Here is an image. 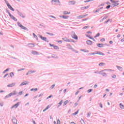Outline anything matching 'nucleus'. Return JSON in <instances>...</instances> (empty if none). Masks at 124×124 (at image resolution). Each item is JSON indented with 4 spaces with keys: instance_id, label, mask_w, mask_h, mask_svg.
<instances>
[{
    "instance_id": "obj_40",
    "label": "nucleus",
    "mask_w": 124,
    "mask_h": 124,
    "mask_svg": "<svg viewBox=\"0 0 124 124\" xmlns=\"http://www.w3.org/2000/svg\"><path fill=\"white\" fill-rule=\"evenodd\" d=\"M89 28H90V27L89 26H85L82 29L83 30H86V29H89Z\"/></svg>"
},
{
    "instance_id": "obj_33",
    "label": "nucleus",
    "mask_w": 124,
    "mask_h": 124,
    "mask_svg": "<svg viewBox=\"0 0 124 124\" xmlns=\"http://www.w3.org/2000/svg\"><path fill=\"white\" fill-rule=\"evenodd\" d=\"M10 76L11 78L14 76V73L13 72H11L10 73Z\"/></svg>"
},
{
    "instance_id": "obj_41",
    "label": "nucleus",
    "mask_w": 124,
    "mask_h": 124,
    "mask_svg": "<svg viewBox=\"0 0 124 124\" xmlns=\"http://www.w3.org/2000/svg\"><path fill=\"white\" fill-rule=\"evenodd\" d=\"M55 86H56V85H55V84L52 85L50 87L51 90H53V89L54 88H55Z\"/></svg>"
},
{
    "instance_id": "obj_35",
    "label": "nucleus",
    "mask_w": 124,
    "mask_h": 124,
    "mask_svg": "<svg viewBox=\"0 0 124 124\" xmlns=\"http://www.w3.org/2000/svg\"><path fill=\"white\" fill-rule=\"evenodd\" d=\"M78 113H79V110H77L76 112L74 113L73 114V115L74 116H76V115H77V114H78Z\"/></svg>"
},
{
    "instance_id": "obj_11",
    "label": "nucleus",
    "mask_w": 124,
    "mask_h": 124,
    "mask_svg": "<svg viewBox=\"0 0 124 124\" xmlns=\"http://www.w3.org/2000/svg\"><path fill=\"white\" fill-rule=\"evenodd\" d=\"M16 85L15 83H12L11 84H8L7 87L8 88H12V87H14Z\"/></svg>"
},
{
    "instance_id": "obj_34",
    "label": "nucleus",
    "mask_w": 124,
    "mask_h": 124,
    "mask_svg": "<svg viewBox=\"0 0 124 124\" xmlns=\"http://www.w3.org/2000/svg\"><path fill=\"white\" fill-rule=\"evenodd\" d=\"M75 3H76V2H75V1H70V4H75Z\"/></svg>"
},
{
    "instance_id": "obj_24",
    "label": "nucleus",
    "mask_w": 124,
    "mask_h": 124,
    "mask_svg": "<svg viewBox=\"0 0 124 124\" xmlns=\"http://www.w3.org/2000/svg\"><path fill=\"white\" fill-rule=\"evenodd\" d=\"M50 107H51L49 105H48L46 108H45L44 110H43V112H45L46 111H47V110H48V109L49 108H50Z\"/></svg>"
},
{
    "instance_id": "obj_25",
    "label": "nucleus",
    "mask_w": 124,
    "mask_h": 124,
    "mask_svg": "<svg viewBox=\"0 0 124 124\" xmlns=\"http://www.w3.org/2000/svg\"><path fill=\"white\" fill-rule=\"evenodd\" d=\"M28 72H29V74L31 75V74H32V73H35V72H36V71L31 70V71H29Z\"/></svg>"
},
{
    "instance_id": "obj_21",
    "label": "nucleus",
    "mask_w": 124,
    "mask_h": 124,
    "mask_svg": "<svg viewBox=\"0 0 124 124\" xmlns=\"http://www.w3.org/2000/svg\"><path fill=\"white\" fill-rule=\"evenodd\" d=\"M103 44H97V47H99V48H102L103 47Z\"/></svg>"
},
{
    "instance_id": "obj_37",
    "label": "nucleus",
    "mask_w": 124,
    "mask_h": 124,
    "mask_svg": "<svg viewBox=\"0 0 124 124\" xmlns=\"http://www.w3.org/2000/svg\"><path fill=\"white\" fill-rule=\"evenodd\" d=\"M11 96H10V93L8 95H7L5 97V98L6 99L7 98H8L9 97H10Z\"/></svg>"
},
{
    "instance_id": "obj_27",
    "label": "nucleus",
    "mask_w": 124,
    "mask_h": 124,
    "mask_svg": "<svg viewBox=\"0 0 124 124\" xmlns=\"http://www.w3.org/2000/svg\"><path fill=\"white\" fill-rule=\"evenodd\" d=\"M89 7H90V5H88V6H87L81 7V9H82V10L83 9H88V8H89Z\"/></svg>"
},
{
    "instance_id": "obj_43",
    "label": "nucleus",
    "mask_w": 124,
    "mask_h": 124,
    "mask_svg": "<svg viewBox=\"0 0 124 124\" xmlns=\"http://www.w3.org/2000/svg\"><path fill=\"white\" fill-rule=\"evenodd\" d=\"M22 70H25V68H21V69H19L17 70V71H22Z\"/></svg>"
},
{
    "instance_id": "obj_57",
    "label": "nucleus",
    "mask_w": 124,
    "mask_h": 124,
    "mask_svg": "<svg viewBox=\"0 0 124 124\" xmlns=\"http://www.w3.org/2000/svg\"><path fill=\"white\" fill-rule=\"evenodd\" d=\"M94 89H95L96 88H97V85L95 84L94 86H93Z\"/></svg>"
},
{
    "instance_id": "obj_26",
    "label": "nucleus",
    "mask_w": 124,
    "mask_h": 124,
    "mask_svg": "<svg viewBox=\"0 0 124 124\" xmlns=\"http://www.w3.org/2000/svg\"><path fill=\"white\" fill-rule=\"evenodd\" d=\"M60 18H63V19H67V18H69V16H60Z\"/></svg>"
},
{
    "instance_id": "obj_64",
    "label": "nucleus",
    "mask_w": 124,
    "mask_h": 124,
    "mask_svg": "<svg viewBox=\"0 0 124 124\" xmlns=\"http://www.w3.org/2000/svg\"><path fill=\"white\" fill-rule=\"evenodd\" d=\"M117 37H121V34H118L117 36Z\"/></svg>"
},
{
    "instance_id": "obj_30",
    "label": "nucleus",
    "mask_w": 124,
    "mask_h": 124,
    "mask_svg": "<svg viewBox=\"0 0 124 124\" xmlns=\"http://www.w3.org/2000/svg\"><path fill=\"white\" fill-rule=\"evenodd\" d=\"M119 106L121 109H124V106L122 103L120 104Z\"/></svg>"
},
{
    "instance_id": "obj_31",
    "label": "nucleus",
    "mask_w": 124,
    "mask_h": 124,
    "mask_svg": "<svg viewBox=\"0 0 124 124\" xmlns=\"http://www.w3.org/2000/svg\"><path fill=\"white\" fill-rule=\"evenodd\" d=\"M99 66H103L104 65H105V63L104 62H101L99 64Z\"/></svg>"
},
{
    "instance_id": "obj_29",
    "label": "nucleus",
    "mask_w": 124,
    "mask_h": 124,
    "mask_svg": "<svg viewBox=\"0 0 124 124\" xmlns=\"http://www.w3.org/2000/svg\"><path fill=\"white\" fill-rule=\"evenodd\" d=\"M68 102H69L68 100L65 101L63 103V106H65V105H66V104H67V103H68Z\"/></svg>"
},
{
    "instance_id": "obj_54",
    "label": "nucleus",
    "mask_w": 124,
    "mask_h": 124,
    "mask_svg": "<svg viewBox=\"0 0 124 124\" xmlns=\"http://www.w3.org/2000/svg\"><path fill=\"white\" fill-rule=\"evenodd\" d=\"M100 41H101L102 42H103V41H105V39L104 38L101 39Z\"/></svg>"
},
{
    "instance_id": "obj_62",
    "label": "nucleus",
    "mask_w": 124,
    "mask_h": 124,
    "mask_svg": "<svg viewBox=\"0 0 124 124\" xmlns=\"http://www.w3.org/2000/svg\"><path fill=\"white\" fill-rule=\"evenodd\" d=\"M0 35H3V33L0 32Z\"/></svg>"
},
{
    "instance_id": "obj_38",
    "label": "nucleus",
    "mask_w": 124,
    "mask_h": 124,
    "mask_svg": "<svg viewBox=\"0 0 124 124\" xmlns=\"http://www.w3.org/2000/svg\"><path fill=\"white\" fill-rule=\"evenodd\" d=\"M92 92H93V89H89L88 91H87V93H92Z\"/></svg>"
},
{
    "instance_id": "obj_47",
    "label": "nucleus",
    "mask_w": 124,
    "mask_h": 124,
    "mask_svg": "<svg viewBox=\"0 0 124 124\" xmlns=\"http://www.w3.org/2000/svg\"><path fill=\"white\" fill-rule=\"evenodd\" d=\"M47 34H49V35H51V36H52L53 35H54V34L52 33H48L46 32Z\"/></svg>"
},
{
    "instance_id": "obj_39",
    "label": "nucleus",
    "mask_w": 124,
    "mask_h": 124,
    "mask_svg": "<svg viewBox=\"0 0 124 124\" xmlns=\"http://www.w3.org/2000/svg\"><path fill=\"white\" fill-rule=\"evenodd\" d=\"M7 71H9V68H7L6 70H5L3 72V73L4 74L5 72H7Z\"/></svg>"
},
{
    "instance_id": "obj_32",
    "label": "nucleus",
    "mask_w": 124,
    "mask_h": 124,
    "mask_svg": "<svg viewBox=\"0 0 124 124\" xmlns=\"http://www.w3.org/2000/svg\"><path fill=\"white\" fill-rule=\"evenodd\" d=\"M104 71H114V70L112 69H104Z\"/></svg>"
},
{
    "instance_id": "obj_49",
    "label": "nucleus",
    "mask_w": 124,
    "mask_h": 124,
    "mask_svg": "<svg viewBox=\"0 0 124 124\" xmlns=\"http://www.w3.org/2000/svg\"><path fill=\"white\" fill-rule=\"evenodd\" d=\"M112 78L115 79L116 78V77H117V76H116V75H113L112 76Z\"/></svg>"
},
{
    "instance_id": "obj_15",
    "label": "nucleus",
    "mask_w": 124,
    "mask_h": 124,
    "mask_svg": "<svg viewBox=\"0 0 124 124\" xmlns=\"http://www.w3.org/2000/svg\"><path fill=\"white\" fill-rule=\"evenodd\" d=\"M29 84V82H27V81L23 82L21 83V84H20V87H22V86H25V85H28Z\"/></svg>"
},
{
    "instance_id": "obj_61",
    "label": "nucleus",
    "mask_w": 124,
    "mask_h": 124,
    "mask_svg": "<svg viewBox=\"0 0 124 124\" xmlns=\"http://www.w3.org/2000/svg\"><path fill=\"white\" fill-rule=\"evenodd\" d=\"M20 16H21V17H22L23 18H25V16L23 15V14H21L20 15Z\"/></svg>"
},
{
    "instance_id": "obj_22",
    "label": "nucleus",
    "mask_w": 124,
    "mask_h": 124,
    "mask_svg": "<svg viewBox=\"0 0 124 124\" xmlns=\"http://www.w3.org/2000/svg\"><path fill=\"white\" fill-rule=\"evenodd\" d=\"M32 55H38V52L35 51H31Z\"/></svg>"
},
{
    "instance_id": "obj_9",
    "label": "nucleus",
    "mask_w": 124,
    "mask_h": 124,
    "mask_svg": "<svg viewBox=\"0 0 124 124\" xmlns=\"http://www.w3.org/2000/svg\"><path fill=\"white\" fill-rule=\"evenodd\" d=\"M49 45L51 47H53L54 49H55V50H59V49H60L59 46H54V45H52L51 44H49Z\"/></svg>"
},
{
    "instance_id": "obj_10",
    "label": "nucleus",
    "mask_w": 124,
    "mask_h": 124,
    "mask_svg": "<svg viewBox=\"0 0 124 124\" xmlns=\"http://www.w3.org/2000/svg\"><path fill=\"white\" fill-rule=\"evenodd\" d=\"M62 40L66 42H71L72 41V40H70L66 37L63 38Z\"/></svg>"
},
{
    "instance_id": "obj_60",
    "label": "nucleus",
    "mask_w": 124,
    "mask_h": 124,
    "mask_svg": "<svg viewBox=\"0 0 124 124\" xmlns=\"http://www.w3.org/2000/svg\"><path fill=\"white\" fill-rule=\"evenodd\" d=\"M42 95H43V93H41V94L39 95V97H40V96H42Z\"/></svg>"
},
{
    "instance_id": "obj_23",
    "label": "nucleus",
    "mask_w": 124,
    "mask_h": 124,
    "mask_svg": "<svg viewBox=\"0 0 124 124\" xmlns=\"http://www.w3.org/2000/svg\"><path fill=\"white\" fill-rule=\"evenodd\" d=\"M63 14L64 15H67L68 14H70V12H68V11H64L63 12Z\"/></svg>"
},
{
    "instance_id": "obj_51",
    "label": "nucleus",
    "mask_w": 124,
    "mask_h": 124,
    "mask_svg": "<svg viewBox=\"0 0 124 124\" xmlns=\"http://www.w3.org/2000/svg\"><path fill=\"white\" fill-rule=\"evenodd\" d=\"M8 76V74H6L4 76L3 78H5L6 77H7Z\"/></svg>"
},
{
    "instance_id": "obj_6",
    "label": "nucleus",
    "mask_w": 124,
    "mask_h": 124,
    "mask_svg": "<svg viewBox=\"0 0 124 124\" xmlns=\"http://www.w3.org/2000/svg\"><path fill=\"white\" fill-rule=\"evenodd\" d=\"M17 25L18 26L20 27V28H21V29H22V30H27V28L24 27L23 25H22V24H21V23L20 22H17Z\"/></svg>"
},
{
    "instance_id": "obj_56",
    "label": "nucleus",
    "mask_w": 124,
    "mask_h": 124,
    "mask_svg": "<svg viewBox=\"0 0 124 124\" xmlns=\"http://www.w3.org/2000/svg\"><path fill=\"white\" fill-rule=\"evenodd\" d=\"M108 16H105L103 18V20H106V19H107Z\"/></svg>"
},
{
    "instance_id": "obj_63",
    "label": "nucleus",
    "mask_w": 124,
    "mask_h": 124,
    "mask_svg": "<svg viewBox=\"0 0 124 124\" xmlns=\"http://www.w3.org/2000/svg\"><path fill=\"white\" fill-rule=\"evenodd\" d=\"M109 44H113V41H109Z\"/></svg>"
},
{
    "instance_id": "obj_1",
    "label": "nucleus",
    "mask_w": 124,
    "mask_h": 124,
    "mask_svg": "<svg viewBox=\"0 0 124 124\" xmlns=\"http://www.w3.org/2000/svg\"><path fill=\"white\" fill-rule=\"evenodd\" d=\"M115 0H110L113 7H115V6H118V5L120 4V3H119V1H115Z\"/></svg>"
},
{
    "instance_id": "obj_5",
    "label": "nucleus",
    "mask_w": 124,
    "mask_h": 124,
    "mask_svg": "<svg viewBox=\"0 0 124 124\" xmlns=\"http://www.w3.org/2000/svg\"><path fill=\"white\" fill-rule=\"evenodd\" d=\"M39 36L40 38H41V39H42V40H44V41H46V42H49V41H48V39H47V38L45 37H43L41 35H40Z\"/></svg>"
},
{
    "instance_id": "obj_28",
    "label": "nucleus",
    "mask_w": 124,
    "mask_h": 124,
    "mask_svg": "<svg viewBox=\"0 0 124 124\" xmlns=\"http://www.w3.org/2000/svg\"><path fill=\"white\" fill-rule=\"evenodd\" d=\"M62 100H61L60 102L58 103V107H60L62 104Z\"/></svg>"
},
{
    "instance_id": "obj_18",
    "label": "nucleus",
    "mask_w": 124,
    "mask_h": 124,
    "mask_svg": "<svg viewBox=\"0 0 124 124\" xmlns=\"http://www.w3.org/2000/svg\"><path fill=\"white\" fill-rule=\"evenodd\" d=\"M116 67L118 68V70H120V71H123V70H124V69L120 66L117 65Z\"/></svg>"
},
{
    "instance_id": "obj_46",
    "label": "nucleus",
    "mask_w": 124,
    "mask_h": 124,
    "mask_svg": "<svg viewBox=\"0 0 124 124\" xmlns=\"http://www.w3.org/2000/svg\"><path fill=\"white\" fill-rule=\"evenodd\" d=\"M23 91L19 92L18 93V94H19V95H22V94H23Z\"/></svg>"
},
{
    "instance_id": "obj_59",
    "label": "nucleus",
    "mask_w": 124,
    "mask_h": 124,
    "mask_svg": "<svg viewBox=\"0 0 124 124\" xmlns=\"http://www.w3.org/2000/svg\"><path fill=\"white\" fill-rule=\"evenodd\" d=\"M78 93H79V91H78L75 93L76 95H77V94H78Z\"/></svg>"
},
{
    "instance_id": "obj_19",
    "label": "nucleus",
    "mask_w": 124,
    "mask_h": 124,
    "mask_svg": "<svg viewBox=\"0 0 124 124\" xmlns=\"http://www.w3.org/2000/svg\"><path fill=\"white\" fill-rule=\"evenodd\" d=\"M86 16H88V15H85L84 16H78V19H82V18H85Z\"/></svg>"
},
{
    "instance_id": "obj_58",
    "label": "nucleus",
    "mask_w": 124,
    "mask_h": 124,
    "mask_svg": "<svg viewBox=\"0 0 124 124\" xmlns=\"http://www.w3.org/2000/svg\"><path fill=\"white\" fill-rule=\"evenodd\" d=\"M51 97H52V95H50V96H49L46 98V99H48V98H51Z\"/></svg>"
},
{
    "instance_id": "obj_16",
    "label": "nucleus",
    "mask_w": 124,
    "mask_h": 124,
    "mask_svg": "<svg viewBox=\"0 0 124 124\" xmlns=\"http://www.w3.org/2000/svg\"><path fill=\"white\" fill-rule=\"evenodd\" d=\"M86 43L88 45H92L93 44V42L91 40H88L86 41Z\"/></svg>"
},
{
    "instance_id": "obj_13",
    "label": "nucleus",
    "mask_w": 124,
    "mask_h": 124,
    "mask_svg": "<svg viewBox=\"0 0 124 124\" xmlns=\"http://www.w3.org/2000/svg\"><path fill=\"white\" fill-rule=\"evenodd\" d=\"M72 37L74 39H76V40L78 39V37L77 36V35H76V34H75V33H74L72 35Z\"/></svg>"
},
{
    "instance_id": "obj_45",
    "label": "nucleus",
    "mask_w": 124,
    "mask_h": 124,
    "mask_svg": "<svg viewBox=\"0 0 124 124\" xmlns=\"http://www.w3.org/2000/svg\"><path fill=\"white\" fill-rule=\"evenodd\" d=\"M91 114H92L91 112L87 113V118H90V115H91Z\"/></svg>"
},
{
    "instance_id": "obj_3",
    "label": "nucleus",
    "mask_w": 124,
    "mask_h": 124,
    "mask_svg": "<svg viewBox=\"0 0 124 124\" xmlns=\"http://www.w3.org/2000/svg\"><path fill=\"white\" fill-rule=\"evenodd\" d=\"M92 55H100L101 56H104L105 54L100 51H96L92 53Z\"/></svg>"
},
{
    "instance_id": "obj_14",
    "label": "nucleus",
    "mask_w": 124,
    "mask_h": 124,
    "mask_svg": "<svg viewBox=\"0 0 124 124\" xmlns=\"http://www.w3.org/2000/svg\"><path fill=\"white\" fill-rule=\"evenodd\" d=\"M13 123L14 124H18V123H17V119L14 117H13Z\"/></svg>"
},
{
    "instance_id": "obj_50",
    "label": "nucleus",
    "mask_w": 124,
    "mask_h": 124,
    "mask_svg": "<svg viewBox=\"0 0 124 124\" xmlns=\"http://www.w3.org/2000/svg\"><path fill=\"white\" fill-rule=\"evenodd\" d=\"M33 35L35 38H37V36L34 33H33Z\"/></svg>"
},
{
    "instance_id": "obj_48",
    "label": "nucleus",
    "mask_w": 124,
    "mask_h": 124,
    "mask_svg": "<svg viewBox=\"0 0 124 124\" xmlns=\"http://www.w3.org/2000/svg\"><path fill=\"white\" fill-rule=\"evenodd\" d=\"M57 123V124H61V121H60V119H58Z\"/></svg>"
},
{
    "instance_id": "obj_53",
    "label": "nucleus",
    "mask_w": 124,
    "mask_h": 124,
    "mask_svg": "<svg viewBox=\"0 0 124 124\" xmlns=\"http://www.w3.org/2000/svg\"><path fill=\"white\" fill-rule=\"evenodd\" d=\"M99 106H100V107H101V108H103V106L102 104L100 103Z\"/></svg>"
},
{
    "instance_id": "obj_2",
    "label": "nucleus",
    "mask_w": 124,
    "mask_h": 124,
    "mask_svg": "<svg viewBox=\"0 0 124 124\" xmlns=\"http://www.w3.org/2000/svg\"><path fill=\"white\" fill-rule=\"evenodd\" d=\"M98 74H100L103 77H107V75L104 72V70H102L98 72Z\"/></svg>"
},
{
    "instance_id": "obj_42",
    "label": "nucleus",
    "mask_w": 124,
    "mask_h": 124,
    "mask_svg": "<svg viewBox=\"0 0 124 124\" xmlns=\"http://www.w3.org/2000/svg\"><path fill=\"white\" fill-rule=\"evenodd\" d=\"M52 1H54V2H58V3H60V1L59 0H52Z\"/></svg>"
},
{
    "instance_id": "obj_4",
    "label": "nucleus",
    "mask_w": 124,
    "mask_h": 124,
    "mask_svg": "<svg viewBox=\"0 0 124 124\" xmlns=\"http://www.w3.org/2000/svg\"><path fill=\"white\" fill-rule=\"evenodd\" d=\"M92 33H93L92 31L87 32V34H86L87 37H89V38H90V39H93V38L92 37V35H91L92 34Z\"/></svg>"
},
{
    "instance_id": "obj_55",
    "label": "nucleus",
    "mask_w": 124,
    "mask_h": 124,
    "mask_svg": "<svg viewBox=\"0 0 124 124\" xmlns=\"http://www.w3.org/2000/svg\"><path fill=\"white\" fill-rule=\"evenodd\" d=\"M106 4H107L108 5H110V4H111V3H110V2L108 1L106 2Z\"/></svg>"
},
{
    "instance_id": "obj_52",
    "label": "nucleus",
    "mask_w": 124,
    "mask_h": 124,
    "mask_svg": "<svg viewBox=\"0 0 124 124\" xmlns=\"http://www.w3.org/2000/svg\"><path fill=\"white\" fill-rule=\"evenodd\" d=\"M110 7H111V6H110V5H108V6H107L106 7V8H107V9H109V8H110Z\"/></svg>"
},
{
    "instance_id": "obj_7",
    "label": "nucleus",
    "mask_w": 124,
    "mask_h": 124,
    "mask_svg": "<svg viewBox=\"0 0 124 124\" xmlns=\"http://www.w3.org/2000/svg\"><path fill=\"white\" fill-rule=\"evenodd\" d=\"M6 4H7L8 8H9V9H10V10H12V11H14V9L12 7V6H11V5H10V4H9V2H6Z\"/></svg>"
},
{
    "instance_id": "obj_44",
    "label": "nucleus",
    "mask_w": 124,
    "mask_h": 124,
    "mask_svg": "<svg viewBox=\"0 0 124 124\" xmlns=\"http://www.w3.org/2000/svg\"><path fill=\"white\" fill-rule=\"evenodd\" d=\"M100 35V33H98L95 36L94 38H95L96 37H98V36H99Z\"/></svg>"
},
{
    "instance_id": "obj_8",
    "label": "nucleus",
    "mask_w": 124,
    "mask_h": 124,
    "mask_svg": "<svg viewBox=\"0 0 124 124\" xmlns=\"http://www.w3.org/2000/svg\"><path fill=\"white\" fill-rule=\"evenodd\" d=\"M19 105H20V102H17L16 104L15 105H14V106H13L11 108V109H13V108H17L18 106H19Z\"/></svg>"
},
{
    "instance_id": "obj_36",
    "label": "nucleus",
    "mask_w": 124,
    "mask_h": 124,
    "mask_svg": "<svg viewBox=\"0 0 124 124\" xmlns=\"http://www.w3.org/2000/svg\"><path fill=\"white\" fill-rule=\"evenodd\" d=\"M31 92H32V91H33L34 92H36V91H37V88H32L31 90Z\"/></svg>"
},
{
    "instance_id": "obj_20",
    "label": "nucleus",
    "mask_w": 124,
    "mask_h": 124,
    "mask_svg": "<svg viewBox=\"0 0 124 124\" xmlns=\"http://www.w3.org/2000/svg\"><path fill=\"white\" fill-rule=\"evenodd\" d=\"M35 45H34V44H28V47H30V48H32L34 47Z\"/></svg>"
},
{
    "instance_id": "obj_17",
    "label": "nucleus",
    "mask_w": 124,
    "mask_h": 124,
    "mask_svg": "<svg viewBox=\"0 0 124 124\" xmlns=\"http://www.w3.org/2000/svg\"><path fill=\"white\" fill-rule=\"evenodd\" d=\"M17 94V92L16 91H14L13 93H10V96H12V95H16Z\"/></svg>"
},
{
    "instance_id": "obj_12",
    "label": "nucleus",
    "mask_w": 124,
    "mask_h": 124,
    "mask_svg": "<svg viewBox=\"0 0 124 124\" xmlns=\"http://www.w3.org/2000/svg\"><path fill=\"white\" fill-rule=\"evenodd\" d=\"M9 15L11 19H13L14 21H17V19H16V18H15V17H14L12 15L10 14V13H9Z\"/></svg>"
}]
</instances>
